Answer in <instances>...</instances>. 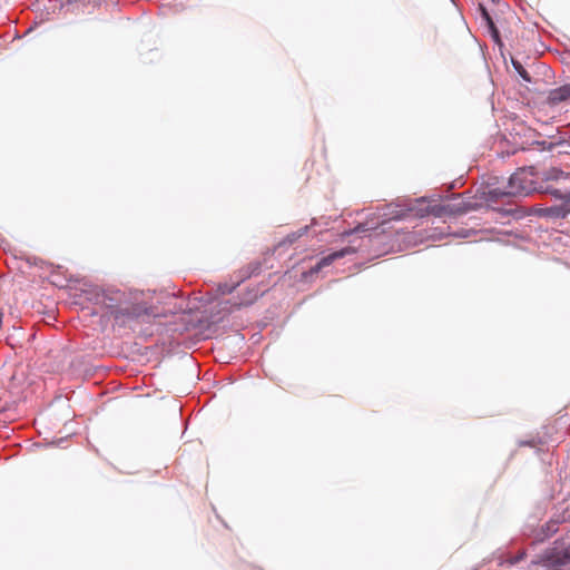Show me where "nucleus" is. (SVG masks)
<instances>
[{"mask_svg": "<svg viewBox=\"0 0 570 570\" xmlns=\"http://www.w3.org/2000/svg\"><path fill=\"white\" fill-rule=\"evenodd\" d=\"M544 187L539 181V173L534 167H524L518 169L509 178L508 190L505 194L512 196H525L533 191H544Z\"/></svg>", "mask_w": 570, "mask_h": 570, "instance_id": "nucleus-1", "label": "nucleus"}, {"mask_svg": "<svg viewBox=\"0 0 570 570\" xmlns=\"http://www.w3.org/2000/svg\"><path fill=\"white\" fill-rule=\"evenodd\" d=\"M547 194L552 195L557 199L562 200L560 205L551 206L544 209V215L549 217H566L570 213V189L569 188H558L554 186H546L544 191Z\"/></svg>", "mask_w": 570, "mask_h": 570, "instance_id": "nucleus-2", "label": "nucleus"}, {"mask_svg": "<svg viewBox=\"0 0 570 570\" xmlns=\"http://www.w3.org/2000/svg\"><path fill=\"white\" fill-rule=\"evenodd\" d=\"M539 181L543 186L552 185L558 188L570 189V173L552 167L542 173V175L539 174Z\"/></svg>", "mask_w": 570, "mask_h": 570, "instance_id": "nucleus-3", "label": "nucleus"}, {"mask_svg": "<svg viewBox=\"0 0 570 570\" xmlns=\"http://www.w3.org/2000/svg\"><path fill=\"white\" fill-rule=\"evenodd\" d=\"M108 307L110 308V315L120 323L137 318L145 312L140 306L130 305L128 303L116 307L108 305Z\"/></svg>", "mask_w": 570, "mask_h": 570, "instance_id": "nucleus-4", "label": "nucleus"}, {"mask_svg": "<svg viewBox=\"0 0 570 570\" xmlns=\"http://www.w3.org/2000/svg\"><path fill=\"white\" fill-rule=\"evenodd\" d=\"M354 249L351 247H345L341 250L334 252L325 257H323L315 266L309 268L307 272L303 273L304 278L312 277L313 275L320 273L324 267L330 266L334 261L344 257L347 254L353 253Z\"/></svg>", "mask_w": 570, "mask_h": 570, "instance_id": "nucleus-5", "label": "nucleus"}, {"mask_svg": "<svg viewBox=\"0 0 570 570\" xmlns=\"http://www.w3.org/2000/svg\"><path fill=\"white\" fill-rule=\"evenodd\" d=\"M542 560L546 566L549 567H560L567 566L570 563V546L564 548L563 550L552 549L547 551Z\"/></svg>", "mask_w": 570, "mask_h": 570, "instance_id": "nucleus-6", "label": "nucleus"}, {"mask_svg": "<svg viewBox=\"0 0 570 570\" xmlns=\"http://www.w3.org/2000/svg\"><path fill=\"white\" fill-rule=\"evenodd\" d=\"M570 98V86H562L557 89H553L549 94V102L552 105L560 104Z\"/></svg>", "mask_w": 570, "mask_h": 570, "instance_id": "nucleus-7", "label": "nucleus"}, {"mask_svg": "<svg viewBox=\"0 0 570 570\" xmlns=\"http://www.w3.org/2000/svg\"><path fill=\"white\" fill-rule=\"evenodd\" d=\"M480 9H481L482 18L485 20L489 29L491 30V33H492L494 40L497 42H499L500 41L499 31L495 28V24H494V22H493V20L491 18L490 13L483 7H480Z\"/></svg>", "mask_w": 570, "mask_h": 570, "instance_id": "nucleus-8", "label": "nucleus"}, {"mask_svg": "<svg viewBox=\"0 0 570 570\" xmlns=\"http://www.w3.org/2000/svg\"><path fill=\"white\" fill-rule=\"evenodd\" d=\"M512 65L515 69V71L519 73V76L527 82H531V77L529 75V72L523 68V66L521 65V62H519L518 60H514L512 59Z\"/></svg>", "mask_w": 570, "mask_h": 570, "instance_id": "nucleus-9", "label": "nucleus"}, {"mask_svg": "<svg viewBox=\"0 0 570 570\" xmlns=\"http://www.w3.org/2000/svg\"><path fill=\"white\" fill-rule=\"evenodd\" d=\"M81 361H82V358H76V360H73V361L70 363V368H72V371H73V373H75V374L77 373L76 366H77L78 364H80V363H81Z\"/></svg>", "mask_w": 570, "mask_h": 570, "instance_id": "nucleus-10", "label": "nucleus"}, {"mask_svg": "<svg viewBox=\"0 0 570 570\" xmlns=\"http://www.w3.org/2000/svg\"><path fill=\"white\" fill-rule=\"evenodd\" d=\"M537 444L535 440L532 439V440H528V441H521L520 442V445L521 446H534Z\"/></svg>", "mask_w": 570, "mask_h": 570, "instance_id": "nucleus-11", "label": "nucleus"}, {"mask_svg": "<svg viewBox=\"0 0 570 570\" xmlns=\"http://www.w3.org/2000/svg\"><path fill=\"white\" fill-rule=\"evenodd\" d=\"M377 237H379V234H377V233H375V234H373V235L371 234V235L366 236V242H367V243H372V242H373L375 238H377Z\"/></svg>", "mask_w": 570, "mask_h": 570, "instance_id": "nucleus-12", "label": "nucleus"}, {"mask_svg": "<svg viewBox=\"0 0 570 570\" xmlns=\"http://www.w3.org/2000/svg\"><path fill=\"white\" fill-rule=\"evenodd\" d=\"M307 228H308V227L306 226V227H304V228L299 229V232H298V234H297V236H296V237H301V236H303V235L307 232Z\"/></svg>", "mask_w": 570, "mask_h": 570, "instance_id": "nucleus-13", "label": "nucleus"}, {"mask_svg": "<svg viewBox=\"0 0 570 570\" xmlns=\"http://www.w3.org/2000/svg\"><path fill=\"white\" fill-rule=\"evenodd\" d=\"M365 230H367V229H366L363 225H360V226H357V227L355 228V230H354V232H357V233H358V232H365Z\"/></svg>", "mask_w": 570, "mask_h": 570, "instance_id": "nucleus-14", "label": "nucleus"}, {"mask_svg": "<svg viewBox=\"0 0 570 570\" xmlns=\"http://www.w3.org/2000/svg\"><path fill=\"white\" fill-rule=\"evenodd\" d=\"M523 558V554L517 556V558L511 563H517L519 560Z\"/></svg>", "mask_w": 570, "mask_h": 570, "instance_id": "nucleus-15", "label": "nucleus"}, {"mask_svg": "<svg viewBox=\"0 0 570 570\" xmlns=\"http://www.w3.org/2000/svg\"><path fill=\"white\" fill-rule=\"evenodd\" d=\"M83 375H85V376H89V375H91V373H90V371H89V370H85V371H83Z\"/></svg>", "mask_w": 570, "mask_h": 570, "instance_id": "nucleus-16", "label": "nucleus"}]
</instances>
